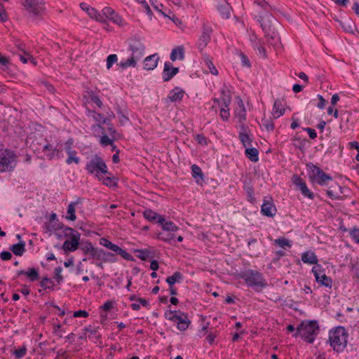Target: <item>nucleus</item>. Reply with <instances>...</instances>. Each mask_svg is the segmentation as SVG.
Segmentation results:
<instances>
[{"mask_svg": "<svg viewBox=\"0 0 359 359\" xmlns=\"http://www.w3.org/2000/svg\"><path fill=\"white\" fill-rule=\"evenodd\" d=\"M261 212L266 217H273L276 212V206L272 201L264 200L261 207Z\"/></svg>", "mask_w": 359, "mask_h": 359, "instance_id": "nucleus-16", "label": "nucleus"}, {"mask_svg": "<svg viewBox=\"0 0 359 359\" xmlns=\"http://www.w3.org/2000/svg\"><path fill=\"white\" fill-rule=\"evenodd\" d=\"M212 33V28L208 24H203L202 28V33L199 36L198 41V48L200 52H203L204 48L208 46L211 39V34Z\"/></svg>", "mask_w": 359, "mask_h": 359, "instance_id": "nucleus-9", "label": "nucleus"}, {"mask_svg": "<svg viewBox=\"0 0 359 359\" xmlns=\"http://www.w3.org/2000/svg\"><path fill=\"white\" fill-rule=\"evenodd\" d=\"M218 9L222 14V17L224 18H229L230 17V6L227 3H224L219 6Z\"/></svg>", "mask_w": 359, "mask_h": 359, "instance_id": "nucleus-37", "label": "nucleus"}, {"mask_svg": "<svg viewBox=\"0 0 359 359\" xmlns=\"http://www.w3.org/2000/svg\"><path fill=\"white\" fill-rule=\"evenodd\" d=\"M156 222L161 225L162 229L168 232H175L179 230V226H176L171 221H165L164 216L158 217V220Z\"/></svg>", "mask_w": 359, "mask_h": 359, "instance_id": "nucleus-19", "label": "nucleus"}, {"mask_svg": "<svg viewBox=\"0 0 359 359\" xmlns=\"http://www.w3.org/2000/svg\"><path fill=\"white\" fill-rule=\"evenodd\" d=\"M246 156L252 162H257L259 160V151L256 148H246L245 151Z\"/></svg>", "mask_w": 359, "mask_h": 359, "instance_id": "nucleus-31", "label": "nucleus"}, {"mask_svg": "<svg viewBox=\"0 0 359 359\" xmlns=\"http://www.w3.org/2000/svg\"><path fill=\"white\" fill-rule=\"evenodd\" d=\"M179 72L178 67H170V63L166 62L164 64L163 72V79L164 81H170L174 76Z\"/></svg>", "mask_w": 359, "mask_h": 359, "instance_id": "nucleus-18", "label": "nucleus"}, {"mask_svg": "<svg viewBox=\"0 0 359 359\" xmlns=\"http://www.w3.org/2000/svg\"><path fill=\"white\" fill-rule=\"evenodd\" d=\"M16 155L7 149H0V172H9L15 166Z\"/></svg>", "mask_w": 359, "mask_h": 359, "instance_id": "nucleus-3", "label": "nucleus"}, {"mask_svg": "<svg viewBox=\"0 0 359 359\" xmlns=\"http://www.w3.org/2000/svg\"><path fill=\"white\" fill-rule=\"evenodd\" d=\"M348 333L342 326H338L334 330L330 331V337H346Z\"/></svg>", "mask_w": 359, "mask_h": 359, "instance_id": "nucleus-34", "label": "nucleus"}, {"mask_svg": "<svg viewBox=\"0 0 359 359\" xmlns=\"http://www.w3.org/2000/svg\"><path fill=\"white\" fill-rule=\"evenodd\" d=\"M77 152L75 150H73L70 153L68 154V158L66 160V163L67 164H71L74 163L76 164H79L80 159L76 156Z\"/></svg>", "mask_w": 359, "mask_h": 359, "instance_id": "nucleus-45", "label": "nucleus"}, {"mask_svg": "<svg viewBox=\"0 0 359 359\" xmlns=\"http://www.w3.org/2000/svg\"><path fill=\"white\" fill-rule=\"evenodd\" d=\"M77 204L76 202H72L69 204L68 205V209H67V214L68 215L66 217V218L68 219V220H70V221H75L76 219V215H75V206Z\"/></svg>", "mask_w": 359, "mask_h": 359, "instance_id": "nucleus-35", "label": "nucleus"}, {"mask_svg": "<svg viewBox=\"0 0 359 359\" xmlns=\"http://www.w3.org/2000/svg\"><path fill=\"white\" fill-rule=\"evenodd\" d=\"M158 60L157 53L147 57L144 60V69L148 71L154 69L158 65Z\"/></svg>", "mask_w": 359, "mask_h": 359, "instance_id": "nucleus-17", "label": "nucleus"}, {"mask_svg": "<svg viewBox=\"0 0 359 359\" xmlns=\"http://www.w3.org/2000/svg\"><path fill=\"white\" fill-rule=\"evenodd\" d=\"M191 172H192V176L195 179H196V182L199 183V180L201 181H203V174L202 172V170L199 166L197 165H193L191 166Z\"/></svg>", "mask_w": 359, "mask_h": 359, "instance_id": "nucleus-32", "label": "nucleus"}, {"mask_svg": "<svg viewBox=\"0 0 359 359\" xmlns=\"http://www.w3.org/2000/svg\"><path fill=\"white\" fill-rule=\"evenodd\" d=\"M184 93L185 92L182 89L180 88L179 87H176L170 92L169 95L168 96V99L170 102L180 101L182 99Z\"/></svg>", "mask_w": 359, "mask_h": 359, "instance_id": "nucleus-23", "label": "nucleus"}, {"mask_svg": "<svg viewBox=\"0 0 359 359\" xmlns=\"http://www.w3.org/2000/svg\"><path fill=\"white\" fill-rule=\"evenodd\" d=\"M40 286L43 289H53L54 283L50 278L43 277L40 282Z\"/></svg>", "mask_w": 359, "mask_h": 359, "instance_id": "nucleus-43", "label": "nucleus"}, {"mask_svg": "<svg viewBox=\"0 0 359 359\" xmlns=\"http://www.w3.org/2000/svg\"><path fill=\"white\" fill-rule=\"evenodd\" d=\"M18 276L25 275L32 282L36 281L39 278V271L35 268H29L27 271L20 270L17 272Z\"/></svg>", "mask_w": 359, "mask_h": 359, "instance_id": "nucleus-20", "label": "nucleus"}, {"mask_svg": "<svg viewBox=\"0 0 359 359\" xmlns=\"http://www.w3.org/2000/svg\"><path fill=\"white\" fill-rule=\"evenodd\" d=\"M113 140L110 139L107 135H104L100 138V144L106 147L107 145H112Z\"/></svg>", "mask_w": 359, "mask_h": 359, "instance_id": "nucleus-55", "label": "nucleus"}, {"mask_svg": "<svg viewBox=\"0 0 359 359\" xmlns=\"http://www.w3.org/2000/svg\"><path fill=\"white\" fill-rule=\"evenodd\" d=\"M302 260L305 264H316L318 262L317 256L313 252L306 251L302 255Z\"/></svg>", "mask_w": 359, "mask_h": 359, "instance_id": "nucleus-25", "label": "nucleus"}, {"mask_svg": "<svg viewBox=\"0 0 359 359\" xmlns=\"http://www.w3.org/2000/svg\"><path fill=\"white\" fill-rule=\"evenodd\" d=\"M180 313V311H168L165 313V317L166 319H168L169 320L175 322L176 320H177V319H179L178 316H179Z\"/></svg>", "mask_w": 359, "mask_h": 359, "instance_id": "nucleus-49", "label": "nucleus"}, {"mask_svg": "<svg viewBox=\"0 0 359 359\" xmlns=\"http://www.w3.org/2000/svg\"><path fill=\"white\" fill-rule=\"evenodd\" d=\"M167 11L168 12H162V15L171 20L177 26H180L182 24V20L177 18L170 10L168 9Z\"/></svg>", "mask_w": 359, "mask_h": 359, "instance_id": "nucleus-41", "label": "nucleus"}, {"mask_svg": "<svg viewBox=\"0 0 359 359\" xmlns=\"http://www.w3.org/2000/svg\"><path fill=\"white\" fill-rule=\"evenodd\" d=\"M86 332L85 333L86 335H87V334L96 335V334H97V337H100V334L98 332L97 328L93 327L92 326H89L88 327L86 328Z\"/></svg>", "mask_w": 359, "mask_h": 359, "instance_id": "nucleus-60", "label": "nucleus"}, {"mask_svg": "<svg viewBox=\"0 0 359 359\" xmlns=\"http://www.w3.org/2000/svg\"><path fill=\"white\" fill-rule=\"evenodd\" d=\"M10 250L17 256H22L25 252V243L20 241L11 246Z\"/></svg>", "mask_w": 359, "mask_h": 359, "instance_id": "nucleus-29", "label": "nucleus"}, {"mask_svg": "<svg viewBox=\"0 0 359 359\" xmlns=\"http://www.w3.org/2000/svg\"><path fill=\"white\" fill-rule=\"evenodd\" d=\"M27 352V348L25 347H21L19 349H17L14 351L13 354L16 358H20L25 356Z\"/></svg>", "mask_w": 359, "mask_h": 359, "instance_id": "nucleus-61", "label": "nucleus"}, {"mask_svg": "<svg viewBox=\"0 0 359 359\" xmlns=\"http://www.w3.org/2000/svg\"><path fill=\"white\" fill-rule=\"evenodd\" d=\"M238 108L234 111V116L237 119L238 122L241 125H244V122L246 120V110L244 106L243 102L241 99H239L238 102Z\"/></svg>", "mask_w": 359, "mask_h": 359, "instance_id": "nucleus-14", "label": "nucleus"}, {"mask_svg": "<svg viewBox=\"0 0 359 359\" xmlns=\"http://www.w3.org/2000/svg\"><path fill=\"white\" fill-rule=\"evenodd\" d=\"M182 279V273L179 271H176L173 273L172 276H168L166 278V283H168L169 285H173L175 283L180 282Z\"/></svg>", "mask_w": 359, "mask_h": 359, "instance_id": "nucleus-36", "label": "nucleus"}, {"mask_svg": "<svg viewBox=\"0 0 359 359\" xmlns=\"http://www.w3.org/2000/svg\"><path fill=\"white\" fill-rule=\"evenodd\" d=\"M129 49L132 51V56H136V59H140L145 50V46L140 40H135L134 42L129 46Z\"/></svg>", "mask_w": 359, "mask_h": 359, "instance_id": "nucleus-12", "label": "nucleus"}, {"mask_svg": "<svg viewBox=\"0 0 359 359\" xmlns=\"http://www.w3.org/2000/svg\"><path fill=\"white\" fill-rule=\"evenodd\" d=\"M340 187L339 185H336L334 189H331L330 188L327 190V194L332 199H337L340 198V193L337 191V189H339Z\"/></svg>", "mask_w": 359, "mask_h": 359, "instance_id": "nucleus-50", "label": "nucleus"}, {"mask_svg": "<svg viewBox=\"0 0 359 359\" xmlns=\"http://www.w3.org/2000/svg\"><path fill=\"white\" fill-rule=\"evenodd\" d=\"M275 243L282 248H291L292 245L290 241L284 237H280L275 240Z\"/></svg>", "mask_w": 359, "mask_h": 359, "instance_id": "nucleus-47", "label": "nucleus"}, {"mask_svg": "<svg viewBox=\"0 0 359 359\" xmlns=\"http://www.w3.org/2000/svg\"><path fill=\"white\" fill-rule=\"evenodd\" d=\"M109 19L119 26L123 25V19L118 15H117L115 12H114V14L113 15H111Z\"/></svg>", "mask_w": 359, "mask_h": 359, "instance_id": "nucleus-54", "label": "nucleus"}, {"mask_svg": "<svg viewBox=\"0 0 359 359\" xmlns=\"http://www.w3.org/2000/svg\"><path fill=\"white\" fill-rule=\"evenodd\" d=\"M0 257L3 261H8L12 258V254L8 251H3L0 253Z\"/></svg>", "mask_w": 359, "mask_h": 359, "instance_id": "nucleus-64", "label": "nucleus"}, {"mask_svg": "<svg viewBox=\"0 0 359 359\" xmlns=\"http://www.w3.org/2000/svg\"><path fill=\"white\" fill-rule=\"evenodd\" d=\"M213 101H214V102L216 104L212 105V108H215L216 109L217 107L218 106L220 108L219 116H220L221 118L223 121H228L229 118V116H230V112H229V107H225L223 105H220L219 100V99L215 98V99H213Z\"/></svg>", "mask_w": 359, "mask_h": 359, "instance_id": "nucleus-22", "label": "nucleus"}, {"mask_svg": "<svg viewBox=\"0 0 359 359\" xmlns=\"http://www.w3.org/2000/svg\"><path fill=\"white\" fill-rule=\"evenodd\" d=\"M294 184L299 187V189L301 190L302 194L310 199H313L314 196L313 194L310 191V190L308 189L305 182L300 178L299 177L294 176Z\"/></svg>", "mask_w": 359, "mask_h": 359, "instance_id": "nucleus-15", "label": "nucleus"}, {"mask_svg": "<svg viewBox=\"0 0 359 359\" xmlns=\"http://www.w3.org/2000/svg\"><path fill=\"white\" fill-rule=\"evenodd\" d=\"M62 228V224H57V225L53 224L51 222L46 224V229L48 231H53Z\"/></svg>", "mask_w": 359, "mask_h": 359, "instance_id": "nucleus-62", "label": "nucleus"}, {"mask_svg": "<svg viewBox=\"0 0 359 359\" xmlns=\"http://www.w3.org/2000/svg\"><path fill=\"white\" fill-rule=\"evenodd\" d=\"M100 244L106 248H107L109 250H112V248H114V243H112L111 241H109L108 239L107 238H102L100 239Z\"/></svg>", "mask_w": 359, "mask_h": 359, "instance_id": "nucleus-58", "label": "nucleus"}, {"mask_svg": "<svg viewBox=\"0 0 359 359\" xmlns=\"http://www.w3.org/2000/svg\"><path fill=\"white\" fill-rule=\"evenodd\" d=\"M300 337H311L319 334V326L317 320H304L297 327Z\"/></svg>", "mask_w": 359, "mask_h": 359, "instance_id": "nucleus-5", "label": "nucleus"}, {"mask_svg": "<svg viewBox=\"0 0 359 359\" xmlns=\"http://www.w3.org/2000/svg\"><path fill=\"white\" fill-rule=\"evenodd\" d=\"M308 166L311 169L310 177L316 180L319 184H325L326 181L332 180V177L324 172L319 167L312 163L309 164Z\"/></svg>", "mask_w": 359, "mask_h": 359, "instance_id": "nucleus-8", "label": "nucleus"}, {"mask_svg": "<svg viewBox=\"0 0 359 359\" xmlns=\"http://www.w3.org/2000/svg\"><path fill=\"white\" fill-rule=\"evenodd\" d=\"M334 351L342 352L347 346L346 338H329L327 341Z\"/></svg>", "mask_w": 359, "mask_h": 359, "instance_id": "nucleus-13", "label": "nucleus"}, {"mask_svg": "<svg viewBox=\"0 0 359 359\" xmlns=\"http://www.w3.org/2000/svg\"><path fill=\"white\" fill-rule=\"evenodd\" d=\"M88 116L89 117H92L98 123L97 126L103 130V128L101 127L100 124L107 123V119L104 118L102 114L93 110H88Z\"/></svg>", "mask_w": 359, "mask_h": 359, "instance_id": "nucleus-27", "label": "nucleus"}, {"mask_svg": "<svg viewBox=\"0 0 359 359\" xmlns=\"http://www.w3.org/2000/svg\"><path fill=\"white\" fill-rule=\"evenodd\" d=\"M239 139L243 143L244 147H248L251 144L252 140L248 133V128L245 125L241 126V130L239 132Z\"/></svg>", "mask_w": 359, "mask_h": 359, "instance_id": "nucleus-21", "label": "nucleus"}, {"mask_svg": "<svg viewBox=\"0 0 359 359\" xmlns=\"http://www.w3.org/2000/svg\"><path fill=\"white\" fill-rule=\"evenodd\" d=\"M79 249L83 252V255L88 257L83 258V262H86L88 259H97L102 258V255L99 249L93 247V244L89 242H83L81 243Z\"/></svg>", "mask_w": 359, "mask_h": 359, "instance_id": "nucleus-7", "label": "nucleus"}, {"mask_svg": "<svg viewBox=\"0 0 359 359\" xmlns=\"http://www.w3.org/2000/svg\"><path fill=\"white\" fill-rule=\"evenodd\" d=\"M240 277L245 280L248 286L252 287L263 288L266 285L262 275L257 271H243L240 274Z\"/></svg>", "mask_w": 359, "mask_h": 359, "instance_id": "nucleus-1", "label": "nucleus"}, {"mask_svg": "<svg viewBox=\"0 0 359 359\" xmlns=\"http://www.w3.org/2000/svg\"><path fill=\"white\" fill-rule=\"evenodd\" d=\"M222 97L221 99L222 104L225 107H228L231 102V95L229 90L225 91L224 90H222Z\"/></svg>", "mask_w": 359, "mask_h": 359, "instance_id": "nucleus-39", "label": "nucleus"}, {"mask_svg": "<svg viewBox=\"0 0 359 359\" xmlns=\"http://www.w3.org/2000/svg\"><path fill=\"white\" fill-rule=\"evenodd\" d=\"M178 316L179 319H177V320L175 321L177 324V328L182 331L185 330L189 327L190 320L188 319L187 316L183 313L180 312Z\"/></svg>", "mask_w": 359, "mask_h": 359, "instance_id": "nucleus-26", "label": "nucleus"}, {"mask_svg": "<svg viewBox=\"0 0 359 359\" xmlns=\"http://www.w3.org/2000/svg\"><path fill=\"white\" fill-rule=\"evenodd\" d=\"M65 230L69 232L70 239L66 240L63 245L62 249L65 251L74 252L79 248V241L81 234L71 227H66Z\"/></svg>", "mask_w": 359, "mask_h": 359, "instance_id": "nucleus-6", "label": "nucleus"}, {"mask_svg": "<svg viewBox=\"0 0 359 359\" xmlns=\"http://www.w3.org/2000/svg\"><path fill=\"white\" fill-rule=\"evenodd\" d=\"M118 60L117 55L116 54H111L107 58V68L109 69L113 64L116 62Z\"/></svg>", "mask_w": 359, "mask_h": 359, "instance_id": "nucleus-52", "label": "nucleus"}, {"mask_svg": "<svg viewBox=\"0 0 359 359\" xmlns=\"http://www.w3.org/2000/svg\"><path fill=\"white\" fill-rule=\"evenodd\" d=\"M86 170L99 177L101 175L108 173L107 167L103 159L98 155H95L86 164Z\"/></svg>", "mask_w": 359, "mask_h": 359, "instance_id": "nucleus-2", "label": "nucleus"}, {"mask_svg": "<svg viewBox=\"0 0 359 359\" xmlns=\"http://www.w3.org/2000/svg\"><path fill=\"white\" fill-rule=\"evenodd\" d=\"M62 271V269L60 267V266H58V267H56L55 269V278L57 282V283H60L62 280H63V277L61 275V272Z\"/></svg>", "mask_w": 359, "mask_h": 359, "instance_id": "nucleus-56", "label": "nucleus"}, {"mask_svg": "<svg viewBox=\"0 0 359 359\" xmlns=\"http://www.w3.org/2000/svg\"><path fill=\"white\" fill-rule=\"evenodd\" d=\"M88 15L91 18L95 19L97 21H99V22L104 21V18H103L102 14L100 13L96 9H95L93 7L91 8V9H90V11H88Z\"/></svg>", "mask_w": 359, "mask_h": 359, "instance_id": "nucleus-42", "label": "nucleus"}, {"mask_svg": "<svg viewBox=\"0 0 359 359\" xmlns=\"http://www.w3.org/2000/svg\"><path fill=\"white\" fill-rule=\"evenodd\" d=\"M111 250L114 251V252H116L117 255H120L124 259L129 260V261L135 260L133 257L130 254H129L126 250L121 248L117 245H114V246Z\"/></svg>", "mask_w": 359, "mask_h": 359, "instance_id": "nucleus-30", "label": "nucleus"}, {"mask_svg": "<svg viewBox=\"0 0 359 359\" xmlns=\"http://www.w3.org/2000/svg\"><path fill=\"white\" fill-rule=\"evenodd\" d=\"M136 56H132L130 57V58H128V60H126V61H122L118 65L122 68V69H126L128 67H135L137 65V60H138L139 59H136L135 57Z\"/></svg>", "mask_w": 359, "mask_h": 359, "instance_id": "nucleus-33", "label": "nucleus"}, {"mask_svg": "<svg viewBox=\"0 0 359 359\" xmlns=\"http://www.w3.org/2000/svg\"><path fill=\"white\" fill-rule=\"evenodd\" d=\"M101 253L100 254H103L102 256V258H100V259H97V260H102V261H104V262H107V261H109V262H115L116 261V259L114 257V254L111 253V252H104L103 250L102 249H100Z\"/></svg>", "mask_w": 359, "mask_h": 359, "instance_id": "nucleus-48", "label": "nucleus"}, {"mask_svg": "<svg viewBox=\"0 0 359 359\" xmlns=\"http://www.w3.org/2000/svg\"><path fill=\"white\" fill-rule=\"evenodd\" d=\"M261 26L265 33V36L267 38V41L269 44L273 46H276L280 41V37L278 35L271 29L270 25H267L264 22L260 21Z\"/></svg>", "mask_w": 359, "mask_h": 359, "instance_id": "nucleus-11", "label": "nucleus"}, {"mask_svg": "<svg viewBox=\"0 0 359 359\" xmlns=\"http://www.w3.org/2000/svg\"><path fill=\"white\" fill-rule=\"evenodd\" d=\"M170 57V60L173 62L175 61L177 58L181 60H183L184 57V47L182 46H180L172 49Z\"/></svg>", "mask_w": 359, "mask_h": 359, "instance_id": "nucleus-28", "label": "nucleus"}, {"mask_svg": "<svg viewBox=\"0 0 359 359\" xmlns=\"http://www.w3.org/2000/svg\"><path fill=\"white\" fill-rule=\"evenodd\" d=\"M262 121V125L268 131L273 130L275 126L272 119L263 118Z\"/></svg>", "mask_w": 359, "mask_h": 359, "instance_id": "nucleus-51", "label": "nucleus"}, {"mask_svg": "<svg viewBox=\"0 0 359 359\" xmlns=\"http://www.w3.org/2000/svg\"><path fill=\"white\" fill-rule=\"evenodd\" d=\"M352 238L358 243H359V229L353 228L350 233Z\"/></svg>", "mask_w": 359, "mask_h": 359, "instance_id": "nucleus-63", "label": "nucleus"}, {"mask_svg": "<svg viewBox=\"0 0 359 359\" xmlns=\"http://www.w3.org/2000/svg\"><path fill=\"white\" fill-rule=\"evenodd\" d=\"M285 108L280 100H276L273 106L272 115L274 118H278L285 113Z\"/></svg>", "mask_w": 359, "mask_h": 359, "instance_id": "nucleus-24", "label": "nucleus"}, {"mask_svg": "<svg viewBox=\"0 0 359 359\" xmlns=\"http://www.w3.org/2000/svg\"><path fill=\"white\" fill-rule=\"evenodd\" d=\"M312 272L313 273L316 280L318 283H320L322 285L331 287L332 281V279L327 276L323 271L320 270V266L316 265L312 268Z\"/></svg>", "mask_w": 359, "mask_h": 359, "instance_id": "nucleus-10", "label": "nucleus"}, {"mask_svg": "<svg viewBox=\"0 0 359 359\" xmlns=\"http://www.w3.org/2000/svg\"><path fill=\"white\" fill-rule=\"evenodd\" d=\"M204 62H205V65H207L208 68L209 69L210 72L212 74H213L215 76L218 75L219 72H218L217 69H216V67H215L212 60L209 57H205L204 59Z\"/></svg>", "mask_w": 359, "mask_h": 359, "instance_id": "nucleus-46", "label": "nucleus"}, {"mask_svg": "<svg viewBox=\"0 0 359 359\" xmlns=\"http://www.w3.org/2000/svg\"><path fill=\"white\" fill-rule=\"evenodd\" d=\"M114 14V11L110 7H105L102 9V15L104 18V17L109 18V17Z\"/></svg>", "mask_w": 359, "mask_h": 359, "instance_id": "nucleus-59", "label": "nucleus"}, {"mask_svg": "<svg viewBox=\"0 0 359 359\" xmlns=\"http://www.w3.org/2000/svg\"><path fill=\"white\" fill-rule=\"evenodd\" d=\"M158 237L160 239L165 241V242H170L171 240L174 238V235L171 233L170 232H168L166 234L164 233H159Z\"/></svg>", "mask_w": 359, "mask_h": 359, "instance_id": "nucleus-57", "label": "nucleus"}, {"mask_svg": "<svg viewBox=\"0 0 359 359\" xmlns=\"http://www.w3.org/2000/svg\"><path fill=\"white\" fill-rule=\"evenodd\" d=\"M25 10L33 17H41L45 13V3L43 0H22Z\"/></svg>", "mask_w": 359, "mask_h": 359, "instance_id": "nucleus-4", "label": "nucleus"}, {"mask_svg": "<svg viewBox=\"0 0 359 359\" xmlns=\"http://www.w3.org/2000/svg\"><path fill=\"white\" fill-rule=\"evenodd\" d=\"M99 180H102V182L110 187L116 186V182L114 177H103L102 175L98 177Z\"/></svg>", "mask_w": 359, "mask_h": 359, "instance_id": "nucleus-44", "label": "nucleus"}, {"mask_svg": "<svg viewBox=\"0 0 359 359\" xmlns=\"http://www.w3.org/2000/svg\"><path fill=\"white\" fill-rule=\"evenodd\" d=\"M137 252H139L138 257L141 260H147L150 256V252L147 250H137Z\"/></svg>", "mask_w": 359, "mask_h": 359, "instance_id": "nucleus-53", "label": "nucleus"}, {"mask_svg": "<svg viewBox=\"0 0 359 359\" xmlns=\"http://www.w3.org/2000/svg\"><path fill=\"white\" fill-rule=\"evenodd\" d=\"M42 149L44 152H47L46 156L49 158H52L55 155V151L59 152V149H57L56 147H54L49 144H44L42 147Z\"/></svg>", "mask_w": 359, "mask_h": 359, "instance_id": "nucleus-40", "label": "nucleus"}, {"mask_svg": "<svg viewBox=\"0 0 359 359\" xmlns=\"http://www.w3.org/2000/svg\"><path fill=\"white\" fill-rule=\"evenodd\" d=\"M143 215L145 219L150 222H154L156 219H158V217L161 216V215H158V213L155 212L154 211L150 209L146 210L144 212Z\"/></svg>", "mask_w": 359, "mask_h": 359, "instance_id": "nucleus-38", "label": "nucleus"}]
</instances>
